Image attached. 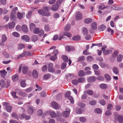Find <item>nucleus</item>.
<instances>
[{
  "label": "nucleus",
  "mask_w": 123,
  "mask_h": 123,
  "mask_svg": "<svg viewBox=\"0 0 123 123\" xmlns=\"http://www.w3.org/2000/svg\"><path fill=\"white\" fill-rule=\"evenodd\" d=\"M65 111H63L62 113V115L65 117H68L70 114V109L68 108L65 109Z\"/></svg>",
  "instance_id": "1"
},
{
  "label": "nucleus",
  "mask_w": 123,
  "mask_h": 123,
  "mask_svg": "<svg viewBox=\"0 0 123 123\" xmlns=\"http://www.w3.org/2000/svg\"><path fill=\"white\" fill-rule=\"evenodd\" d=\"M7 39V37L5 34H3L2 36L1 42V45L4 46L5 45L4 43L6 42Z\"/></svg>",
  "instance_id": "2"
},
{
  "label": "nucleus",
  "mask_w": 123,
  "mask_h": 123,
  "mask_svg": "<svg viewBox=\"0 0 123 123\" xmlns=\"http://www.w3.org/2000/svg\"><path fill=\"white\" fill-rule=\"evenodd\" d=\"M48 70L49 71L51 72H53L55 71L54 68H53V64L52 63H49L48 65Z\"/></svg>",
  "instance_id": "3"
},
{
  "label": "nucleus",
  "mask_w": 123,
  "mask_h": 123,
  "mask_svg": "<svg viewBox=\"0 0 123 123\" xmlns=\"http://www.w3.org/2000/svg\"><path fill=\"white\" fill-rule=\"evenodd\" d=\"M59 5L57 4L53 5L51 8V9L53 11H56L59 8Z\"/></svg>",
  "instance_id": "4"
},
{
  "label": "nucleus",
  "mask_w": 123,
  "mask_h": 123,
  "mask_svg": "<svg viewBox=\"0 0 123 123\" xmlns=\"http://www.w3.org/2000/svg\"><path fill=\"white\" fill-rule=\"evenodd\" d=\"M8 27L10 29H12L14 28L15 25V22L14 21L9 22L8 23Z\"/></svg>",
  "instance_id": "5"
},
{
  "label": "nucleus",
  "mask_w": 123,
  "mask_h": 123,
  "mask_svg": "<svg viewBox=\"0 0 123 123\" xmlns=\"http://www.w3.org/2000/svg\"><path fill=\"white\" fill-rule=\"evenodd\" d=\"M91 28L93 30H96L97 27V23L95 22H92L91 24Z\"/></svg>",
  "instance_id": "6"
},
{
  "label": "nucleus",
  "mask_w": 123,
  "mask_h": 123,
  "mask_svg": "<svg viewBox=\"0 0 123 123\" xmlns=\"http://www.w3.org/2000/svg\"><path fill=\"white\" fill-rule=\"evenodd\" d=\"M52 107L55 109H57L59 108V106L58 104L56 102H53L51 103Z\"/></svg>",
  "instance_id": "7"
},
{
  "label": "nucleus",
  "mask_w": 123,
  "mask_h": 123,
  "mask_svg": "<svg viewBox=\"0 0 123 123\" xmlns=\"http://www.w3.org/2000/svg\"><path fill=\"white\" fill-rule=\"evenodd\" d=\"M28 112L29 114H32L34 112L33 107L31 106L28 105Z\"/></svg>",
  "instance_id": "8"
},
{
  "label": "nucleus",
  "mask_w": 123,
  "mask_h": 123,
  "mask_svg": "<svg viewBox=\"0 0 123 123\" xmlns=\"http://www.w3.org/2000/svg\"><path fill=\"white\" fill-rule=\"evenodd\" d=\"M97 78L94 76L90 77L88 78L87 81L89 82H93L96 80Z\"/></svg>",
  "instance_id": "9"
},
{
  "label": "nucleus",
  "mask_w": 123,
  "mask_h": 123,
  "mask_svg": "<svg viewBox=\"0 0 123 123\" xmlns=\"http://www.w3.org/2000/svg\"><path fill=\"white\" fill-rule=\"evenodd\" d=\"M66 51L68 52H69L70 51L74 50L75 49L74 47L72 46H66Z\"/></svg>",
  "instance_id": "10"
},
{
  "label": "nucleus",
  "mask_w": 123,
  "mask_h": 123,
  "mask_svg": "<svg viewBox=\"0 0 123 123\" xmlns=\"http://www.w3.org/2000/svg\"><path fill=\"white\" fill-rule=\"evenodd\" d=\"M21 39L26 42L29 41L30 39L28 35H26L22 36L21 37Z\"/></svg>",
  "instance_id": "11"
},
{
  "label": "nucleus",
  "mask_w": 123,
  "mask_h": 123,
  "mask_svg": "<svg viewBox=\"0 0 123 123\" xmlns=\"http://www.w3.org/2000/svg\"><path fill=\"white\" fill-rule=\"evenodd\" d=\"M67 79L70 80L73 78L74 77V75L72 73H69L66 76Z\"/></svg>",
  "instance_id": "12"
},
{
  "label": "nucleus",
  "mask_w": 123,
  "mask_h": 123,
  "mask_svg": "<svg viewBox=\"0 0 123 123\" xmlns=\"http://www.w3.org/2000/svg\"><path fill=\"white\" fill-rule=\"evenodd\" d=\"M22 29L23 31L26 33L28 31V28L27 26L25 25H23L22 27Z\"/></svg>",
  "instance_id": "13"
},
{
  "label": "nucleus",
  "mask_w": 123,
  "mask_h": 123,
  "mask_svg": "<svg viewBox=\"0 0 123 123\" xmlns=\"http://www.w3.org/2000/svg\"><path fill=\"white\" fill-rule=\"evenodd\" d=\"M50 116L52 118H55L57 116L56 113L54 111H51L49 113Z\"/></svg>",
  "instance_id": "14"
},
{
  "label": "nucleus",
  "mask_w": 123,
  "mask_h": 123,
  "mask_svg": "<svg viewBox=\"0 0 123 123\" xmlns=\"http://www.w3.org/2000/svg\"><path fill=\"white\" fill-rule=\"evenodd\" d=\"M118 120L119 123H123V116L118 115L117 116Z\"/></svg>",
  "instance_id": "15"
},
{
  "label": "nucleus",
  "mask_w": 123,
  "mask_h": 123,
  "mask_svg": "<svg viewBox=\"0 0 123 123\" xmlns=\"http://www.w3.org/2000/svg\"><path fill=\"white\" fill-rule=\"evenodd\" d=\"M92 21V19L91 18H87L84 20V22L86 24H88L91 23Z\"/></svg>",
  "instance_id": "16"
},
{
  "label": "nucleus",
  "mask_w": 123,
  "mask_h": 123,
  "mask_svg": "<svg viewBox=\"0 0 123 123\" xmlns=\"http://www.w3.org/2000/svg\"><path fill=\"white\" fill-rule=\"evenodd\" d=\"M113 72L116 74H117L119 72L118 68L116 67H114L112 68Z\"/></svg>",
  "instance_id": "17"
},
{
  "label": "nucleus",
  "mask_w": 123,
  "mask_h": 123,
  "mask_svg": "<svg viewBox=\"0 0 123 123\" xmlns=\"http://www.w3.org/2000/svg\"><path fill=\"white\" fill-rule=\"evenodd\" d=\"M80 39V36L77 35L73 36L72 37L73 40L74 41H78Z\"/></svg>",
  "instance_id": "18"
},
{
  "label": "nucleus",
  "mask_w": 123,
  "mask_h": 123,
  "mask_svg": "<svg viewBox=\"0 0 123 123\" xmlns=\"http://www.w3.org/2000/svg\"><path fill=\"white\" fill-rule=\"evenodd\" d=\"M28 70V68L26 66H23L22 68V71L23 73L26 74L27 73Z\"/></svg>",
  "instance_id": "19"
},
{
  "label": "nucleus",
  "mask_w": 123,
  "mask_h": 123,
  "mask_svg": "<svg viewBox=\"0 0 123 123\" xmlns=\"http://www.w3.org/2000/svg\"><path fill=\"white\" fill-rule=\"evenodd\" d=\"M71 25L70 24H68L66 25L64 28V30L65 31H68L70 30Z\"/></svg>",
  "instance_id": "20"
},
{
  "label": "nucleus",
  "mask_w": 123,
  "mask_h": 123,
  "mask_svg": "<svg viewBox=\"0 0 123 123\" xmlns=\"http://www.w3.org/2000/svg\"><path fill=\"white\" fill-rule=\"evenodd\" d=\"M106 26L104 25H102L98 27L99 30L100 31H103L105 29Z\"/></svg>",
  "instance_id": "21"
},
{
  "label": "nucleus",
  "mask_w": 123,
  "mask_h": 123,
  "mask_svg": "<svg viewBox=\"0 0 123 123\" xmlns=\"http://www.w3.org/2000/svg\"><path fill=\"white\" fill-rule=\"evenodd\" d=\"M123 56L121 54L119 55L117 57V60L118 62H120L122 60Z\"/></svg>",
  "instance_id": "22"
},
{
  "label": "nucleus",
  "mask_w": 123,
  "mask_h": 123,
  "mask_svg": "<svg viewBox=\"0 0 123 123\" xmlns=\"http://www.w3.org/2000/svg\"><path fill=\"white\" fill-rule=\"evenodd\" d=\"M112 50H104L103 51V53L104 55H106L109 54H110L112 53Z\"/></svg>",
  "instance_id": "23"
},
{
  "label": "nucleus",
  "mask_w": 123,
  "mask_h": 123,
  "mask_svg": "<svg viewBox=\"0 0 123 123\" xmlns=\"http://www.w3.org/2000/svg\"><path fill=\"white\" fill-rule=\"evenodd\" d=\"M32 41L35 42L37 41L38 39L37 36L36 35H33L31 38Z\"/></svg>",
  "instance_id": "24"
},
{
  "label": "nucleus",
  "mask_w": 123,
  "mask_h": 123,
  "mask_svg": "<svg viewBox=\"0 0 123 123\" xmlns=\"http://www.w3.org/2000/svg\"><path fill=\"white\" fill-rule=\"evenodd\" d=\"M32 76L35 78H36L38 77V74L37 71L34 70L32 72Z\"/></svg>",
  "instance_id": "25"
},
{
  "label": "nucleus",
  "mask_w": 123,
  "mask_h": 123,
  "mask_svg": "<svg viewBox=\"0 0 123 123\" xmlns=\"http://www.w3.org/2000/svg\"><path fill=\"white\" fill-rule=\"evenodd\" d=\"M78 75L79 76L82 77L84 76L85 74V73L84 71L81 70L79 71L78 73Z\"/></svg>",
  "instance_id": "26"
},
{
  "label": "nucleus",
  "mask_w": 123,
  "mask_h": 123,
  "mask_svg": "<svg viewBox=\"0 0 123 123\" xmlns=\"http://www.w3.org/2000/svg\"><path fill=\"white\" fill-rule=\"evenodd\" d=\"M82 32L84 35H86L88 33V31L86 28L85 27H83L82 29Z\"/></svg>",
  "instance_id": "27"
},
{
  "label": "nucleus",
  "mask_w": 123,
  "mask_h": 123,
  "mask_svg": "<svg viewBox=\"0 0 123 123\" xmlns=\"http://www.w3.org/2000/svg\"><path fill=\"white\" fill-rule=\"evenodd\" d=\"M0 74L1 76L4 77L7 74V72L4 70L0 71Z\"/></svg>",
  "instance_id": "28"
},
{
  "label": "nucleus",
  "mask_w": 123,
  "mask_h": 123,
  "mask_svg": "<svg viewBox=\"0 0 123 123\" xmlns=\"http://www.w3.org/2000/svg\"><path fill=\"white\" fill-rule=\"evenodd\" d=\"M99 87L100 88L102 89L106 88L107 87V85L105 84H102L99 85Z\"/></svg>",
  "instance_id": "29"
},
{
  "label": "nucleus",
  "mask_w": 123,
  "mask_h": 123,
  "mask_svg": "<svg viewBox=\"0 0 123 123\" xmlns=\"http://www.w3.org/2000/svg\"><path fill=\"white\" fill-rule=\"evenodd\" d=\"M79 120L80 122L82 123L86 122V119L85 117H80Z\"/></svg>",
  "instance_id": "30"
},
{
  "label": "nucleus",
  "mask_w": 123,
  "mask_h": 123,
  "mask_svg": "<svg viewBox=\"0 0 123 123\" xmlns=\"http://www.w3.org/2000/svg\"><path fill=\"white\" fill-rule=\"evenodd\" d=\"M18 75L17 74H15L13 75L12 76V79L14 81L17 80L18 79Z\"/></svg>",
  "instance_id": "31"
},
{
  "label": "nucleus",
  "mask_w": 123,
  "mask_h": 123,
  "mask_svg": "<svg viewBox=\"0 0 123 123\" xmlns=\"http://www.w3.org/2000/svg\"><path fill=\"white\" fill-rule=\"evenodd\" d=\"M62 59L65 62H68V58L67 56L65 55H63L62 56Z\"/></svg>",
  "instance_id": "32"
},
{
  "label": "nucleus",
  "mask_w": 123,
  "mask_h": 123,
  "mask_svg": "<svg viewBox=\"0 0 123 123\" xmlns=\"http://www.w3.org/2000/svg\"><path fill=\"white\" fill-rule=\"evenodd\" d=\"M94 111L95 113L98 114H100L102 112L101 110L99 108H96L94 109Z\"/></svg>",
  "instance_id": "33"
},
{
  "label": "nucleus",
  "mask_w": 123,
  "mask_h": 123,
  "mask_svg": "<svg viewBox=\"0 0 123 123\" xmlns=\"http://www.w3.org/2000/svg\"><path fill=\"white\" fill-rule=\"evenodd\" d=\"M25 47L24 45L22 44H18L17 46L18 49H21L24 48Z\"/></svg>",
  "instance_id": "34"
},
{
  "label": "nucleus",
  "mask_w": 123,
  "mask_h": 123,
  "mask_svg": "<svg viewBox=\"0 0 123 123\" xmlns=\"http://www.w3.org/2000/svg\"><path fill=\"white\" fill-rule=\"evenodd\" d=\"M40 30L39 28L38 27L36 28L33 30V32L35 34H38Z\"/></svg>",
  "instance_id": "35"
},
{
  "label": "nucleus",
  "mask_w": 123,
  "mask_h": 123,
  "mask_svg": "<svg viewBox=\"0 0 123 123\" xmlns=\"http://www.w3.org/2000/svg\"><path fill=\"white\" fill-rule=\"evenodd\" d=\"M12 109V107L11 106H7L6 107V111L8 112H10Z\"/></svg>",
  "instance_id": "36"
},
{
  "label": "nucleus",
  "mask_w": 123,
  "mask_h": 123,
  "mask_svg": "<svg viewBox=\"0 0 123 123\" xmlns=\"http://www.w3.org/2000/svg\"><path fill=\"white\" fill-rule=\"evenodd\" d=\"M104 77L107 80H110L111 79V77L108 74H106L104 75Z\"/></svg>",
  "instance_id": "37"
},
{
  "label": "nucleus",
  "mask_w": 123,
  "mask_h": 123,
  "mask_svg": "<svg viewBox=\"0 0 123 123\" xmlns=\"http://www.w3.org/2000/svg\"><path fill=\"white\" fill-rule=\"evenodd\" d=\"M63 35L64 36H67V37H70L72 36L71 34L69 32H64Z\"/></svg>",
  "instance_id": "38"
},
{
  "label": "nucleus",
  "mask_w": 123,
  "mask_h": 123,
  "mask_svg": "<svg viewBox=\"0 0 123 123\" xmlns=\"http://www.w3.org/2000/svg\"><path fill=\"white\" fill-rule=\"evenodd\" d=\"M30 29L31 31H32L34 28L36 27L35 25L33 23H31L30 24Z\"/></svg>",
  "instance_id": "39"
},
{
  "label": "nucleus",
  "mask_w": 123,
  "mask_h": 123,
  "mask_svg": "<svg viewBox=\"0 0 123 123\" xmlns=\"http://www.w3.org/2000/svg\"><path fill=\"white\" fill-rule=\"evenodd\" d=\"M0 85H1V87L2 88L5 87V83L4 80H1L0 81Z\"/></svg>",
  "instance_id": "40"
},
{
  "label": "nucleus",
  "mask_w": 123,
  "mask_h": 123,
  "mask_svg": "<svg viewBox=\"0 0 123 123\" xmlns=\"http://www.w3.org/2000/svg\"><path fill=\"white\" fill-rule=\"evenodd\" d=\"M12 35L14 37H19L20 35L19 33L16 32H13L12 33Z\"/></svg>",
  "instance_id": "41"
},
{
  "label": "nucleus",
  "mask_w": 123,
  "mask_h": 123,
  "mask_svg": "<svg viewBox=\"0 0 123 123\" xmlns=\"http://www.w3.org/2000/svg\"><path fill=\"white\" fill-rule=\"evenodd\" d=\"M50 76V75L49 74H47L44 75L43 78L45 80H48Z\"/></svg>",
  "instance_id": "42"
},
{
  "label": "nucleus",
  "mask_w": 123,
  "mask_h": 123,
  "mask_svg": "<svg viewBox=\"0 0 123 123\" xmlns=\"http://www.w3.org/2000/svg\"><path fill=\"white\" fill-rule=\"evenodd\" d=\"M85 59V57L84 56H80L77 59L78 62H80L81 61H83Z\"/></svg>",
  "instance_id": "43"
},
{
  "label": "nucleus",
  "mask_w": 123,
  "mask_h": 123,
  "mask_svg": "<svg viewBox=\"0 0 123 123\" xmlns=\"http://www.w3.org/2000/svg\"><path fill=\"white\" fill-rule=\"evenodd\" d=\"M96 103L97 102L96 100H93L89 102V104L90 105H94L96 104Z\"/></svg>",
  "instance_id": "44"
},
{
  "label": "nucleus",
  "mask_w": 123,
  "mask_h": 123,
  "mask_svg": "<svg viewBox=\"0 0 123 123\" xmlns=\"http://www.w3.org/2000/svg\"><path fill=\"white\" fill-rule=\"evenodd\" d=\"M75 111L77 113L79 114H81L82 113V110L80 108L76 109Z\"/></svg>",
  "instance_id": "45"
},
{
  "label": "nucleus",
  "mask_w": 123,
  "mask_h": 123,
  "mask_svg": "<svg viewBox=\"0 0 123 123\" xmlns=\"http://www.w3.org/2000/svg\"><path fill=\"white\" fill-rule=\"evenodd\" d=\"M25 56H31L32 55V53L31 52H30L29 51H26L25 52Z\"/></svg>",
  "instance_id": "46"
},
{
  "label": "nucleus",
  "mask_w": 123,
  "mask_h": 123,
  "mask_svg": "<svg viewBox=\"0 0 123 123\" xmlns=\"http://www.w3.org/2000/svg\"><path fill=\"white\" fill-rule=\"evenodd\" d=\"M99 102L100 104L102 105H104L106 104V102L103 99L100 100Z\"/></svg>",
  "instance_id": "47"
},
{
  "label": "nucleus",
  "mask_w": 123,
  "mask_h": 123,
  "mask_svg": "<svg viewBox=\"0 0 123 123\" xmlns=\"http://www.w3.org/2000/svg\"><path fill=\"white\" fill-rule=\"evenodd\" d=\"M87 60L89 62H90L93 61V59L92 57L91 56H88L86 58Z\"/></svg>",
  "instance_id": "48"
},
{
  "label": "nucleus",
  "mask_w": 123,
  "mask_h": 123,
  "mask_svg": "<svg viewBox=\"0 0 123 123\" xmlns=\"http://www.w3.org/2000/svg\"><path fill=\"white\" fill-rule=\"evenodd\" d=\"M20 85L22 87H25L26 86L25 81L24 80H22L21 82Z\"/></svg>",
  "instance_id": "49"
},
{
  "label": "nucleus",
  "mask_w": 123,
  "mask_h": 123,
  "mask_svg": "<svg viewBox=\"0 0 123 123\" xmlns=\"http://www.w3.org/2000/svg\"><path fill=\"white\" fill-rule=\"evenodd\" d=\"M12 117L16 119H18V117L17 114L15 113H13L12 115Z\"/></svg>",
  "instance_id": "50"
},
{
  "label": "nucleus",
  "mask_w": 123,
  "mask_h": 123,
  "mask_svg": "<svg viewBox=\"0 0 123 123\" xmlns=\"http://www.w3.org/2000/svg\"><path fill=\"white\" fill-rule=\"evenodd\" d=\"M71 92L70 91H67L66 93L65 94V96L66 98H68V97L70 96V95L71 94Z\"/></svg>",
  "instance_id": "51"
},
{
  "label": "nucleus",
  "mask_w": 123,
  "mask_h": 123,
  "mask_svg": "<svg viewBox=\"0 0 123 123\" xmlns=\"http://www.w3.org/2000/svg\"><path fill=\"white\" fill-rule=\"evenodd\" d=\"M68 98L71 103L73 104L74 103V98L72 96H69Z\"/></svg>",
  "instance_id": "52"
},
{
  "label": "nucleus",
  "mask_w": 123,
  "mask_h": 123,
  "mask_svg": "<svg viewBox=\"0 0 123 123\" xmlns=\"http://www.w3.org/2000/svg\"><path fill=\"white\" fill-rule=\"evenodd\" d=\"M85 80V78L84 77H81L78 79V82L81 83L84 82Z\"/></svg>",
  "instance_id": "53"
},
{
  "label": "nucleus",
  "mask_w": 123,
  "mask_h": 123,
  "mask_svg": "<svg viewBox=\"0 0 123 123\" xmlns=\"http://www.w3.org/2000/svg\"><path fill=\"white\" fill-rule=\"evenodd\" d=\"M99 65L102 68H105L106 66L105 63L102 62H100L99 63Z\"/></svg>",
  "instance_id": "54"
},
{
  "label": "nucleus",
  "mask_w": 123,
  "mask_h": 123,
  "mask_svg": "<svg viewBox=\"0 0 123 123\" xmlns=\"http://www.w3.org/2000/svg\"><path fill=\"white\" fill-rule=\"evenodd\" d=\"M57 58V55H54L50 57V60L52 61H54L56 60Z\"/></svg>",
  "instance_id": "55"
},
{
  "label": "nucleus",
  "mask_w": 123,
  "mask_h": 123,
  "mask_svg": "<svg viewBox=\"0 0 123 123\" xmlns=\"http://www.w3.org/2000/svg\"><path fill=\"white\" fill-rule=\"evenodd\" d=\"M37 113L39 116H41L43 114V111L41 109H39L37 111Z\"/></svg>",
  "instance_id": "56"
},
{
  "label": "nucleus",
  "mask_w": 123,
  "mask_h": 123,
  "mask_svg": "<svg viewBox=\"0 0 123 123\" xmlns=\"http://www.w3.org/2000/svg\"><path fill=\"white\" fill-rule=\"evenodd\" d=\"M38 12L40 15H45L44 12L42 10L40 9L38 10Z\"/></svg>",
  "instance_id": "57"
},
{
  "label": "nucleus",
  "mask_w": 123,
  "mask_h": 123,
  "mask_svg": "<svg viewBox=\"0 0 123 123\" xmlns=\"http://www.w3.org/2000/svg\"><path fill=\"white\" fill-rule=\"evenodd\" d=\"M66 63L65 62H63L61 65V67L62 69H64L66 66Z\"/></svg>",
  "instance_id": "58"
},
{
  "label": "nucleus",
  "mask_w": 123,
  "mask_h": 123,
  "mask_svg": "<svg viewBox=\"0 0 123 123\" xmlns=\"http://www.w3.org/2000/svg\"><path fill=\"white\" fill-rule=\"evenodd\" d=\"M78 105L79 106L81 107H84L85 106V105L84 104L81 102L79 103Z\"/></svg>",
  "instance_id": "59"
},
{
  "label": "nucleus",
  "mask_w": 123,
  "mask_h": 123,
  "mask_svg": "<svg viewBox=\"0 0 123 123\" xmlns=\"http://www.w3.org/2000/svg\"><path fill=\"white\" fill-rule=\"evenodd\" d=\"M93 68L95 70H97L98 69V67L96 64H94L92 66Z\"/></svg>",
  "instance_id": "60"
},
{
  "label": "nucleus",
  "mask_w": 123,
  "mask_h": 123,
  "mask_svg": "<svg viewBox=\"0 0 123 123\" xmlns=\"http://www.w3.org/2000/svg\"><path fill=\"white\" fill-rule=\"evenodd\" d=\"M97 79L99 80L103 81L104 80V78L102 76H99L97 77Z\"/></svg>",
  "instance_id": "61"
},
{
  "label": "nucleus",
  "mask_w": 123,
  "mask_h": 123,
  "mask_svg": "<svg viewBox=\"0 0 123 123\" xmlns=\"http://www.w3.org/2000/svg\"><path fill=\"white\" fill-rule=\"evenodd\" d=\"M16 29L17 31H19L21 30V27L20 25H17L16 27Z\"/></svg>",
  "instance_id": "62"
},
{
  "label": "nucleus",
  "mask_w": 123,
  "mask_h": 123,
  "mask_svg": "<svg viewBox=\"0 0 123 123\" xmlns=\"http://www.w3.org/2000/svg\"><path fill=\"white\" fill-rule=\"evenodd\" d=\"M72 83L74 85H76L78 84V81L74 79L72 81Z\"/></svg>",
  "instance_id": "63"
},
{
  "label": "nucleus",
  "mask_w": 123,
  "mask_h": 123,
  "mask_svg": "<svg viewBox=\"0 0 123 123\" xmlns=\"http://www.w3.org/2000/svg\"><path fill=\"white\" fill-rule=\"evenodd\" d=\"M44 32L43 30H41L39 32L38 34H39V36H42L44 34Z\"/></svg>",
  "instance_id": "64"
}]
</instances>
